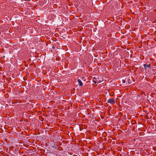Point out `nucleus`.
Returning <instances> with one entry per match:
<instances>
[{
  "label": "nucleus",
  "mask_w": 156,
  "mask_h": 156,
  "mask_svg": "<svg viewBox=\"0 0 156 156\" xmlns=\"http://www.w3.org/2000/svg\"><path fill=\"white\" fill-rule=\"evenodd\" d=\"M107 102L112 105L114 104L115 103V99L113 98H110L108 100Z\"/></svg>",
  "instance_id": "1"
},
{
  "label": "nucleus",
  "mask_w": 156,
  "mask_h": 156,
  "mask_svg": "<svg viewBox=\"0 0 156 156\" xmlns=\"http://www.w3.org/2000/svg\"><path fill=\"white\" fill-rule=\"evenodd\" d=\"M144 67V68L145 69H147V68H150L151 67V65L150 64H149L148 65L146 64H144L143 65Z\"/></svg>",
  "instance_id": "2"
},
{
  "label": "nucleus",
  "mask_w": 156,
  "mask_h": 156,
  "mask_svg": "<svg viewBox=\"0 0 156 156\" xmlns=\"http://www.w3.org/2000/svg\"><path fill=\"white\" fill-rule=\"evenodd\" d=\"M78 82L79 83L78 84L80 86H83V84L82 82L80 79H78Z\"/></svg>",
  "instance_id": "3"
},
{
  "label": "nucleus",
  "mask_w": 156,
  "mask_h": 156,
  "mask_svg": "<svg viewBox=\"0 0 156 156\" xmlns=\"http://www.w3.org/2000/svg\"><path fill=\"white\" fill-rule=\"evenodd\" d=\"M93 82L94 83H98L100 82H98L97 80H96L95 78H94L93 80Z\"/></svg>",
  "instance_id": "4"
},
{
  "label": "nucleus",
  "mask_w": 156,
  "mask_h": 156,
  "mask_svg": "<svg viewBox=\"0 0 156 156\" xmlns=\"http://www.w3.org/2000/svg\"><path fill=\"white\" fill-rule=\"evenodd\" d=\"M122 82H123V83H125L126 81H125V80H122Z\"/></svg>",
  "instance_id": "5"
},
{
  "label": "nucleus",
  "mask_w": 156,
  "mask_h": 156,
  "mask_svg": "<svg viewBox=\"0 0 156 156\" xmlns=\"http://www.w3.org/2000/svg\"><path fill=\"white\" fill-rule=\"evenodd\" d=\"M52 48H54V46H53V47H52Z\"/></svg>",
  "instance_id": "6"
}]
</instances>
